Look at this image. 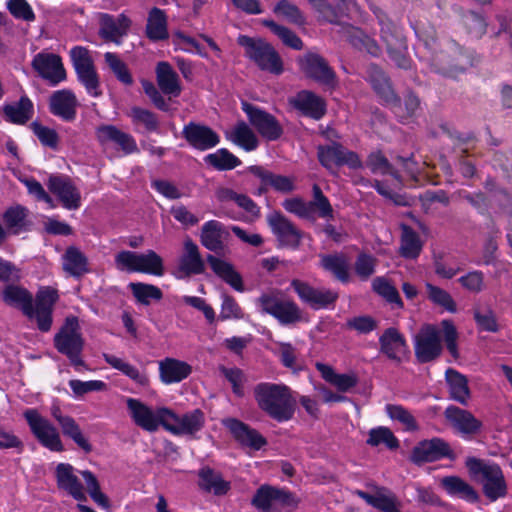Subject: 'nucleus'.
I'll return each mask as SVG.
<instances>
[{"label": "nucleus", "mask_w": 512, "mask_h": 512, "mask_svg": "<svg viewBox=\"0 0 512 512\" xmlns=\"http://www.w3.org/2000/svg\"><path fill=\"white\" fill-rule=\"evenodd\" d=\"M259 305L262 311L272 315L283 325L296 323L302 316L299 306L280 293L262 295L259 298Z\"/></svg>", "instance_id": "9b49d317"}, {"label": "nucleus", "mask_w": 512, "mask_h": 512, "mask_svg": "<svg viewBox=\"0 0 512 512\" xmlns=\"http://www.w3.org/2000/svg\"><path fill=\"white\" fill-rule=\"evenodd\" d=\"M380 351L389 359L401 361L408 352L404 336L395 328L386 329L379 338Z\"/></svg>", "instance_id": "cd10ccee"}, {"label": "nucleus", "mask_w": 512, "mask_h": 512, "mask_svg": "<svg viewBox=\"0 0 512 512\" xmlns=\"http://www.w3.org/2000/svg\"><path fill=\"white\" fill-rule=\"evenodd\" d=\"M237 43L244 49L245 56L259 69L275 75L283 72V62L278 52L262 38L239 35Z\"/></svg>", "instance_id": "39448f33"}, {"label": "nucleus", "mask_w": 512, "mask_h": 512, "mask_svg": "<svg viewBox=\"0 0 512 512\" xmlns=\"http://www.w3.org/2000/svg\"><path fill=\"white\" fill-rule=\"evenodd\" d=\"M366 166L372 173L377 175H391L399 181L400 176L397 170L389 163L387 158L379 151L372 152L366 161Z\"/></svg>", "instance_id": "6e6d98bb"}, {"label": "nucleus", "mask_w": 512, "mask_h": 512, "mask_svg": "<svg viewBox=\"0 0 512 512\" xmlns=\"http://www.w3.org/2000/svg\"><path fill=\"white\" fill-rule=\"evenodd\" d=\"M199 478L201 488L216 495L226 494L230 489L229 482L225 481L220 474L210 468H202L199 472Z\"/></svg>", "instance_id": "3c124183"}, {"label": "nucleus", "mask_w": 512, "mask_h": 512, "mask_svg": "<svg viewBox=\"0 0 512 512\" xmlns=\"http://www.w3.org/2000/svg\"><path fill=\"white\" fill-rule=\"evenodd\" d=\"M444 415L447 421L461 434L476 433L481 427V422L469 411L453 405L446 408Z\"/></svg>", "instance_id": "473e14b6"}, {"label": "nucleus", "mask_w": 512, "mask_h": 512, "mask_svg": "<svg viewBox=\"0 0 512 512\" xmlns=\"http://www.w3.org/2000/svg\"><path fill=\"white\" fill-rule=\"evenodd\" d=\"M6 8L16 20L30 23L36 18L35 13L27 0H7Z\"/></svg>", "instance_id": "774afa93"}, {"label": "nucleus", "mask_w": 512, "mask_h": 512, "mask_svg": "<svg viewBox=\"0 0 512 512\" xmlns=\"http://www.w3.org/2000/svg\"><path fill=\"white\" fill-rule=\"evenodd\" d=\"M183 137L195 149L205 151L218 145L219 135L210 127L190 122L184 126Z\"/></svg>", "instance_id": "4be33fe9"}, {"label": "nucleus", "mask_w": 512, "mask_h": 512, "mask_svg": "<svg viewBox=\"0 0 512 512\" xmlns=\"http://www.w3.org/2000/svg\"><path fill=\"white\" fill-rule=\"evenodd\" d=\"M23 415L32 434L43 447L54 452L64 450L58 429L47 418L33 408L25 410Z\"/></svg>", "instance_id": "9d476101"}, {"label": "nucleus", "mask_w": 512, "mask_h": 512, "mask_svg": "<svg viewBox=\"0 0 512 512\" xmlns=\"http://www.w3.org/2000/svg\"><path fill=\"white\" fill-rule=\"evenodd\" d=\"M441 486L452 497L474 503L479 496L476 490L463 479L457 476H447L441 479Z\"/></svg>", "instance_id": "37998d69"}, {"label": "nucleus", "mask_w": 512, "mask_h": 512, "mask_svg": "<svg viewBox=\"0 0 512 512\" xmlns=\"http://www.w3.org/2000/svg\"><path fill=\"white\" fill-rule=\"evenodd\" d=\"M291 287L303 303L315 310L327 308L338 297L337 293L332 290L315 288L299 279L292 280Z\"/></svg>", "instance_id": "4468645a"}, {"label": "nucleus", "mask_w": 512, "mask_h": 512, "mask_svg": "<svg viewBox=\"0 0 512 512\" xmlns=\"http://www.w3.org/2000/svg\"><path fill=\"white\" fill-rule=\"evenodd\" d=\"M386 412L392 420L400 422L405 430L416 431L418 429L414 416L403 406L388 404Z\"/></svg>", "instance_id": "338daca9"}, {"label": "nucleus", "mask_w": 512, "mask_h": 512, "mask_svg": "<svg viewBox=\"0 0 512 512\" xmlns=\"http://www.w3.org/2000/svg\"><path fill=\"white\" fill-rule=\"evenodd\" d=\"M62 267L67 274L77 278L90 270L86 255L75 246H69L62 255Z\"/></svg>", "instance_id": "a19ab883"}, {"label": "nucleus", "mask_w": 512, "mask_h": 512, "mask_svg": "<svg viewBox=\"0 0 512 512\" xmlns=\"http://www.w3.org/2000/svg\"><path fill=\"white\" fill-rule=\"evenodd\" d=\"M273 13L293 24H304L305 19L299 8L288 0H280L273 8Z\"/></svg>", "instance_id": "69168bd1"}, {"label": "nucleus", "mask_w": 512, "mask_h": 512, "mask_svg": "<svg viewBox=\"0 0 512 512\" xmlns=\"http://www.w3.org/2000/svg\"><path fill=\"white\" fill-rule=\"evenodd\" d=\"M205 263L198 246L190 239L184 242L183 253L179 259V272L185 276L197 275L204 272Z\"/></svg>", "instance_id": "2f4dec72"}, {"label": "nucleus", "mask_w": 512, "mask_h": 512, "mask_svg": "<svg viewBox=\"0 0 512 512\" xmlns=\"http://www.w3.org/2000/svg\"><path fill=\"white\" fill-rule=\"evenodd\" d=\"M360 498L372 507L383 512H400L399 502L394 493L386 488H377L373 494L357 490L355 492Z\"/></svg>", "instance_id": "e433bc0d"}, {"label": "nucleus", "mask_w": 512, "mask_h": 512, "mask_svg": "<svg viewBox=\"0 0 512 512\" xmlns=\"http://www.w3.org/2000/svg\"><path fill=\"white\" fill-rule=\"evenodd\" d=\"M451 453L448 443L440 438L424 440L418 443L411 454V460L414 463L432 462L443 457H448Z\"/></svg>", "instance_id": "5701e85b"}, {"label": "nucleus", "mask_w": 512, "mask_h": 512, "mask_svg": "<svg viewBox=\"0 0 512 512\" xmlns=\"http://www.w3.org/2000/svg\"><path fill=\"white\" fill-rule=\"evenodd\" d=\"M229 236L224 225L216 220L207 221L201 229V243L208 250L220 252L224 249V242Z\"/></svg>", "instance_id": "f704fd0d"}, {"label": "nucleus", "mask_w": 512, "mask_h": 512, "mask_svg": "<svg viewBox=\"0 0 512 512\" xmlns=\"http://www.w3.org/2000/svg\"><path fill=\"white\" fill-rule=\"evenodd\" d=\"M57 299V291L50 287L41 288L36 295L34 319L42 332H47L51 328L52 310Z\"/></svg>", "instance_id": "6ab92c4d"}, {"label": "nucleus", "mask_w": 512, "mask_h": 512, "mask_svg": "<svg viewBox=\"0 0 512 512\" xmlns=\"http://www.w3.org/2000/svg\"><path fill=\"white\" fill-rule=\"evenodd\" d=\"M192 372V367L184 361L165 358L159 362L161 381L165 384L178 383L186 379Z\"/></svg>", "instance_id": "c9c22d12"}, {"label": "nucleus", "mask_w": 512, "mask_h": 512, "mask_svg": "<svg viewBox=\"0 0 512 512\" xmlns=\"http://www.w3.org/2000/svg\"><path fill=\"white\" fill-rule=\"evenodd\" d=\"M339 33L342 37L349 41L355 48L365 50L373 56H377L380 48L376 41L366 35L362 30L349 24L339 25Z\"/></svg>", "instance_id": "ea45409f"}, {"label": "nucleus", "mask_w": 512, "mask_h": 512, "mask_svg": "<svg viewBox=\"0 0 512 512\" xmlns=\"http://www.w3.org/2000/svg\"><path fill=\"white\" fill-rule=\"evenodd\" d=\"M2 300L8 306L20 309L29 319H34L33 296L24 287L7 285L2 291Z\"/></svg>", "instance_id": "a878e982"}, {"label": "nucleus", "mask_w": 512, "mask_h": 512, "mask_svg": "<svg viewBox=\"0 0 512 512\" xmlns=\"http://www.w3.org/2000/svg\"><path fill=\"white\" fill-rule=\"evenodd\" d=\"M258 407L278 422L288 421L294 414V399L289 387L269 382L254 387Z\"/></svg>", "instance_id": "f03ea898"}, {"label": "nucleus", "mask_w": 512, "mask_h": 512, "mask_svg": "<svg viewBox=\"0 0 512 512\" xmlns=\"http://www.w3.org/2000/svg\"><path fill=\"white\" fill-rule=\"evenodd\" d=\"M426 291L428 299L434 303L435 305L443 307L446 311L450 313H455L457 311L456 303L453 300L452 296L444 289L432 285L431 283H426Z\"/></svg>", "instance_id": "680f3d73"}, {"label": "nucleus", "mask_w": 512, "mask_h": 512, "mask_svg": "<svg viewBox=\"0 0 512 512\" xmlns=\"http://www.w3.org/2000/svg\"><path fill=\"white\" fill-rule=\"evenodd\" d=\"M446 382L449 387L450 398L466 405L470 399V390L466 377L458 371L449 368L445 373Z\"/></svg>", "instance_id": "49530a36"}, {"label": "nucleus", "mask_w": 512, "mask_h": 512, "mask_svg": "<svg viewBox=\"0 0 512 512\" xmlns=\"http://www.w3.org/2000/svg\"><path fill=\"white\" fill-rule=\"evenodd\" d=\"M231 140L241 146L246 151L255 150L258 147V139L251 128L245 123L240 122L231 131Z\"/></svg>", "instance_id": "603ef678"}, {"label": "nucleus", "mask_w": 512, "mask_h": 512, "mask_svg": "<svg viewBox=\"0 0 512 512\" xmlns=\"http://www.w3.org/2000/svg\"><path fill=\"white\" fill-rule=\"evenodd\" d=\"M301 72L321 85L332 88L336 85V75L328 62L319 54L309 52L297 60Z\"/></svg>", "instance_id": "f8f14e48"}, {"label": "nucleus", "mask_w": 512, "mask_h": 512, "mask_svg": "<svg viewBox=\"0 0 512 512\" xmlns=\"http://www.w3.org/2000/svg\"><path fill=\"white\" fill-rule=\"evenodd\" d=\"M466 466L472 478L483 487L484 495L496 501L507 494V484L498 464L489 460L468 458Z\"/></svg>", "instance_id": "7ed1b4c3"}, {"label": "nucleus", "mask_w": 512, "mask_h": 512, "mask_svg": "<svg viewBox=\"0 0 512 512\" xmlns=\"http://www.w3.org/2000/svg\"><path fill=\"white\" fill-rule=\"evenodd\" d=\"M59 425L63 434L71 438L82 450L86 453L92 450L91 444L85 438L79 425L72 417L68 416L67 418L59 419Z\"/></svg>", "instance_id": "864d4df0"}, {"label": "nucleus", "mask_w": 512, "mask_h": 512, "mask_svg": "<svg viewBox=\"0 0 512 512\" xmlns=\"http://www.w3.org/2000/svg\"><path fill=\"white\" fill-rule=\"evenodd\" d=\"M156 80L161 92L170 98L178 97L181 93L180 79L168 62H159L156 66Z\"/></svg>", "instance_id": "72a5a7b5"}, {"label": "nucleus", "mask_w": 512, "mask_h": 512, "mask_svg": "<svg viewBox=\"0 0 512 512\" xmlns=\"http://www.w3.org/2000/svg\"><path fill=\"white\" fill-rule=\"evenodd\" d=\"M421 41L423 42L424 51H420V58L430 63V65L438 72L447 74L449 71L445 67L446 55L443 53H437V38L434 35V32H425L419 35Z\"/></svg>", "instance_id": "58836bf2"}, {"label": "nucleus", "mask_w": 512, "mask_h": 512, "mask_svg": "<svg viewBox=\"0 0 512 512\" xmlns=\"http://www.w3.org/2000/svg\"><path fill=\"white\" fill-rule=\"evenodd\" d=\"M366 442L368 445L373 447L379 446L380 444H384L389 449H396L399 447V441L392 431L383 426L371 429Z\"/></svg>", "instance_id": "0e129e2a"}, {"label": "nucleus", "mask_w": 512, "mask_h": 512, "mask_svg": "<svg viewBox=\"0 0 512 512\" xmlns=\"http://www.w3.org/2000/svg\"><path fill=\"white\" fill-rule=\"evenodd\" d=\"M54 344L61 354L68 357L74 368L81 371V368L85 366L81 358L84 340L80 333L77 318L70 317L66 319L65 324L54 337Z\"/></svg>", "instance_id": "423d86ee"}, {"label": "nucleus", "mask_w": 512, "mask_h": 512, "mask_svg": "<svg viewBox=\"0 0 512 512\" xmlns=\"http://www.w3.org/2000/svg\"><path fill=\"white\" fill-rule=\"evenodd\" d=\"M104 59L110 70L121 83L124 85L133 84V77L127 65L119 58L117 54L106 52L104 54Z\"/></svg>", "instance_id": "e2e57ef3"}, {"label": "nucleus", "mask_w": 512, "mask_h": 512, "mask_svg": "<svg viewBox=\"0 0 512 512\" xmlns=\"http://www.w3.org/2000/svg\"><path fill=\"white\" fill-rule=\"evenodd\" d=\"M38 75L55 86L66 79V71L59 55L42 51L31 62Z\"/></svg>", "instance_id": "2eb2a0df"}, {"label": "nucleus", "mask_w": 512, "mask_h": 512, "mask_svg": "<svg viewBox=\"0 0 512 512\" xmlns=\"http://www.w3.org/2000/svg\"><path fill=\"white\" fill-rule=\"evenodd\" d=\"M47 187L59 199L64 208L76 210L81 206L80 191L68 176L51 175Z\"/></svg>", "instance_id": "f3484780"}, {"label": "nucleus", "mask_w": 512, "mask_h": 512, "mask_svg": "<svg viewBox=\"0 0 512 512\" xmlns=\"http://www.w3.org/2000/svg\"><path fill=\"white\" fill-rule=\"evenodd\" d=\"M422 250V243L419 236L410 227L404 226L402 228V238L400 251L401 255L405 258L414 259L418 257Z\"/></svg>", "instance_id": "5fc2aeb1"}, {"label": "nucleus", "mask_w": 512, "mask_h": 512, "mask_svg": "<svg viewBox=\"0 0 512 512\" xmlns=\"http://www.w3.org/2000/svg\"><path fill=\"white\" fill-rule=\"evenodd\" d=\"M129 116L137 132L151 133L156 132L159 128L157 116L149 110L133 107L129 112Z\"/></svg>", "instance_id": "8fccbe9b"}, {"label": "nucleus", "mask_w": 512, "mask_h": 512, "mask_svg": "<svg viewBox=\"0 0 512 512\" xmlns=\"http://www.w3.org/2000/svg\"><path fill=\"white\" fill-rule=\"evenodd\" d=\"M205 162L218 170H231L240 165V160L227 149H219L206 155Z\"/></svg>", "instance_id": "052dcab7"}, {"label": "nucleus", "mask_w": 512, "mask_h": 512, "mask_svg": "<svg viewBox=\"0 0 512 512\" xmlns=\"http://www.w3.org/2000/svg\"><path fill=\"white\" fill-rule=\"evenodd\" d=\"M129 288L138 302L149 305L152 300H160L163 296L162 291L155 285L146 283H130Z\"/></svg>", "instance_id": "bf43d9fd"}, {"label": "nucleus", "mask_w": 512, "mask_h": 512, "mask_svg": "<svg viewBox=\"0 0 512 512\" xmlns=\"http://www.w3.org/2000/svg\"><path fill=\"white\" fill-rule=\"evenodd\" d=\"M289 103L303 115L315 120L321 119L326 112L325 101L315 93L302 90L289 98Z\"/></svg>", "instance_id": "b1692460"}, {"label": "nucleus", "mask_w": 512, "mask_h": 512, "mask_svg": "<svg viewBox=\"0 0 512 512\" xmlns=\"http://www.w3.org/2000/svg\"><path fill=\"white\" fill-rule=\"evenodd\" d=\"M56 480L60 489L66 491L77 501H85L83 486L74 474V468L67 463H60L56 467Z\"/></svg>", "instance_id": "c85d7f7f"}, {"label": "nucleus", "mask_w": 512, "mask_h": 512, "mask_svg": "<svg viewBox=\"0 0 512 512\" xmlns=\"http://www.w3.org/2000/svg\"><path fill=\"white\" fill-rule=\"evenodd\" d=\"M115 266L120 271L140 272L154 276L164 274L163 259L153 250L137 253L124 250L116 254Z\"/></svg>", "instance_id": "0eeeda50"}, {"label": "nucleus", "mask_w": 512, "mask_h": 512, "mask_svg": "<svg viewBox=\"0 0 512 512\" xmlns=\"http://www.w3.org/2000/svg\"><path fill=\"white\" fill-rule=\"evenodd\" d=\"M222 424L243 446L259 450L266 444V440L261 434L236 418L223 419Z\"/></svg>", "instance_id": "412c9836"}, {"label": "nucleus", "mask_w": 512, "mask_h": 512, "mask_svg": "<svg viewBox=\"0 0 512 512\" xmlns=\"http://www.w3.org/2000/svg\"><path fill=\"white\" fill-rule=\"evenodd\" d=\"M146 34L150 40L160 41L169 37L167 16L163 10L154 7L148 13Z\"/></svg>", "instance_id": "a18cd8bd"}, {"label": "nucleus", "mask_w": 512, "mask_h": 512, "mask_svg": "<svg viewBox=\"0 0 512 512\" xmlns=\"http://www.w3.org/2000/svg\"><path fill=\"white\" fill-rule=\"evenodd\" d=\"M309 205H311L309 207L311 210V219L314 218L316 213L323 219L333 218V208L318 185L313 186V200L309 201Z\"/></svg>", "instance_id": "13d9d810"}, {"label": "nucleus", "mask_w": 512, "mask_h": 512, "mask_svg": "<svg viewBox=\"0 0 512 512\" xmlns=\"http://www.w3.org/2000/svg\"><path fill=\"white\" fill-rule=\"evenodd\" d=\"M267 222L282 246L295 248L299 245L301 232L282 214L278 212L269 214Z\"/></svg>", "instance_id": "aec40b11"}, {"label": "nucleus", "mask_w": 512, "mask_h": 512, "mask_svg": "<svg viewBox=\"0 0 512 512\" xmlns=\"http://www.w3.org/2000/svg\"><path fill=\"white\" fill-rule=\"evenodd\" d=\"M320 266L336 279L347 283L350 279V261L343 253L320 254Z\"/></svg>", "instance_id": "4c0bfd02"}, {"label": "nucleus", "mask_w": 512, "mask_h": 512, "mask_svg": "<svg viewBox=\"0 0 512 512\" xmlns=\"http://www.w3.org/2000/svg\"><path fill=\"white\" fill-rule=\"evenodd\" d=\"M125 401L129 415L138 427L148 432H155L160 426L165 429L167 416L171 417L169 408L160 407L154 410L135 398H126Z\"/></svg>", "instance_id": "1a4fd4ad"}, {"label": "nucleus", "mask_w": 512, "mask_h": 512, "mask_svg": "<svg viewBox=\"0 0 512 512\" xmlns=\"http://www.w3.org/2000/svg\"><path fill=\"white\" fill-rule=\"evenodd\" d=\"M263 25L269 28L275 35H277L282 42L295 50H301L303 48L302 40L290 29L285 26L279 25L273 20H263Z\"/></svg>", "instance_id": "4d7b16f0"}, {"label": "nucleus", "mask_w": 512, "mask_h": 512, "mask_svg": "<svg viewBox=\"0 0 512 512\" xmlns=\"http://www.w3.org/2000/svg\"><path fill=\"white\" fill-rule=\"evenodd\" d=\"M380 36L387 52L395 64L403 69L410 67L407 57V44L402 29L387 17H379Z\"/></svg>", "instance_id": "6e6552de"}, {"label": "nucleus", "mask_w": 512, "mask_h": 512, "mask_svg": "<svg viewBox=\"0 0 512 512\" xmlns=\"http://www.w3.org/2000/svg\"><path fill=\"white\" fill-rule=\"evenodd\" d=\"M316 368L323 379L335 386L341 392H347L357 384L354 374H338L329 365L316 363Z\"/></svg>", "instance_id": "09e8293b"}, {"label": "nucleus", "mask_w": 512, "mask_h": 512, "mask_svg": "<svg viewBox=\"0 0 512 512\" xmlns=\"http://www.w3.org/2000/svg\"><path fill=\"white\" fill-rule=\"evenodd\" d=\"M3 113L7 121L14 124H25L34 114L33 102L26 96L3 107Z\"/></svg>", "instance_id": "79ce46f5"}, {"label": "nucleus", "mask_w": 512, "mask_h": 512, "mask_svg": "<svg viewBox=\"0 0 512 512\" xmlns=\"http://www.w3.org/2000/svg\"><path fill=\"white\" fill-rule=\"evenodd\" d=\"M96 136L102 144L113 142L119 145L126 154L137 151L135 139L130 134L119 130L116 126L102 125L97 128Z\"/></svg>", "instance_id": "7c9ffc66"}, {"label": "nucleus", "mask_w": 512, "mask_h": 512, "mask_svg": "<svg viewBox=\"0 0 512 512\" xmlns=\"http://www.w3.org/2000/svg\"><path fill=\"white\" fill-rule=\"evenodd\" d=\"M207 261L216 275L222 278L235 290L242 292L244 290L242 278L240 274L234 269V267L213 255H208Z\"/></svg>", "instance_id": "c03bdc74"}, {"label": "nucleus", "mask_w": 512, "mask_h": 512, "mask_svg": "<svg viewBox=\"0 0 512 512\" xmlns=\"http://www.w3.org/2000/svg\"><path fill=\"white\" fill-rule=\"evenodd\" d=\"M441 329L435 325H424L414 339V350L417 359L426 363L436 359L442 352L441 334L447 346V350L454 357H458L456 327L450 320H443Z\"/></svg>", "instance_id": "f257e3e1"}, {"label": "nucleus", "mask_w": 512, "mask_h": 512, "mask_svg": "<svg viewBox=\"0 0 512 512\" xmlns=\"http://www.w3.org/2000/svg\"><path fill=\"white\" fill-rule=\"evenodd\" d=\"M242 109L246 113L250 124L263 138L268 141H275L281 137L283 128L273 115L247 102L242 103Z\"/></svg>", "instance_id": "ddd939ff"}, {"label": "nucleus", "mask_w": 512, "mask_h": 512, "mask_svg": "<svg viewBox=\"0 0 512 512\" xmlns=\"http://www.w3.org/2000/svg\"><path fill=\"white\" fill-rule=\"evenodd\" d=\"M171 417L167 416L165 430L174 435H193L199 432L205 423L204 413L194 409L181 416L170 409Z\"/></svg>", "instance_id": "a211bd4d"}, {"label": "nucleus", "mask_w": 512, "mask_h": 512, "mask_svg": "<svg viewBox=\"0 0 512 512\" xmlns=\"http://www.w3.org/2000/svg\"><path fill=\"white\" fill-rule=\"evenodd\" d=\"M249 171L261 182L259 194L269 188L281 193H289L295 189L294 179L291 177L274 174L261 166H251Z\"/></svg>", "instance_id": "393cba45"}, {"label": "nucleus", "mask_w": 512, "mask_h": 512, "mask_svg": "<svg viewBox=\"0 0 512 512\" xmlns=\"http://www.w3.org/2000/svg\"><path fill=\"white\" fill-rule=\"evenodd\" d=\"M103 358L105 362L109 364L112 368L119 370L125 376L134 381L136 384L140 386L148 385L149 378L144 371L139 370L137 367L126 362L124 359L112 354L105 353L103 354Z\"/></svg>", "instance_id": "de8ad7c7"}, {"label": "nucleus", "mask_w": 512, "mask_h": 512, "mask_svg": "<svg viewBox=\"0 0 512 512\" xmlns=\"http://www.w3.org/2000/svg\"><path fill=\"white\" fill-rule=\"evenodd\" d=\"M367 79L371 83L375 92L390 105L393 113L402 121L415 114L419 108V99L414 94H408L405 98L404 108L394 93L389 80L384 72L376 65H370L367 68Z\"/></svg>", "instance_id": "20e7f679"}, {"label": "nucleus", "mask_w": 512, "mask_h": 512, "mask_svg": "<svg viewBox=\"0 0 512 512\" xmlns=\"http://www.w3.org/2000/svg\"><path fill=\"white\" fill-rule=\"evenodd\" d=\"M318 158L320 163L327 169L341 165H347L352 169H357L362 166V161L355 152L349 151L337 143L328 146H320L318 148Z\"/></svg>", "instance_id": "dca6fc26"}, {"label": "nucleus", "mask_w": 512, "mask_h": 512, "mask_svg": "<svg viewBox=\"0 0 512 512\" xmlns=\"http://www.w3.org/2000/svg\"><path fill=\"white\" fill-rule=\"evenodd\" d=\"M130 25V19L124 14L114 17L104 13L100 15L99 34L105 40L119 43L120 38L127 34Z\"/></svg>", "instance_id": "bb28decb"}, {"label": "nucleus", "mask_w": 512, "mask_h": 512, "mask_svg": "<svg viewBox=\"0 0 512 512\" xmlns=\"http://www.w3.org/2000/svg\"><path fill=\"white\" fill-rule=\"evenodd\" d=\"M77 99L70 90H58L50 97V111L53 115L65 121H72L76 117Z\"/></svg>", "instance_id": "c756f323"}]
</instances>
